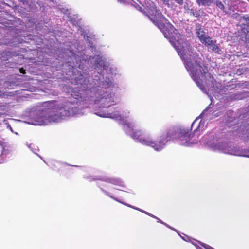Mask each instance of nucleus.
Masks as SVG:
<instances>
[{
	"mask_svg": "<svg viewBox=\"0 0 249 249\" xmlns=\"http://www.w3.org/2000/svg\"><path fill=\"white\" fill-rule=\"evenodd\" d=\"M190 13L191 15L196 18L202 17L205 14L203 11L201 9L196 10L193 8L190 9Z\"/></svg>",
	"mask_w": 249,
	"mask_h": 249,
	"instance_id": "obj_9",
	"label": "nucleus"
},
{
	"mask_svg": "<svg viewBox=\"0 0 249 249\" xmlns=\"http://www.w3.org/2000/svg\"><path fill=\"white\" fill-rule=\"evenodd\" d=\"M131 133V136L133 139L137 140L143 145L148 143V139L149 136H147L141 130H134L132 129Z\"/></svg>",
	"mask_w": 249,
	"mask_h": 249,
	"instance_id": "obj_5",
	"label": "nucleus"
},
{
	"mask_svg": "<svg viewBox=\"0 0 249 249\" xmlns=\"http://www.w3.org/2000/svg\"><path fill=\"white\" fill-rule=\"evenodd\" d=\"M191 135L189 130L184 128H173L167 131V137L170 140H178L182 145H189Z\"/></svg>",
	"mask_w": 249,
	"mask_h": 249,
	"instance_id": "obj_3",
	"label": "nucleus"
},
{
	"mask_svg": "<svg viewBox=\"0 0 249 249\" xmlns=\"http://www.w3.org/2000/svg\"><path fill=\"white\" fill-rule=\"evenodd\" d=\"M126 125L127 126V127L129 128V129H131V125L129 124H126Z\"/></svg>",
	"mask_w": 249,
	"mask_h": 249,
	"instance_id": "obj_22",
	"label": "nucleus"
},
{
	"mask_svg": "<svg viewBox=\"0 0 249 249\" xmlns=\"http://www.w3.org/2000/svg\"><path fill=\"white\" fill-rule=\"evenodd\" d=\"M196 31L197 37L201 42L203 41L205 38L207 37V36H205V32L201 28V25L200 24H197L196 25Z\"/></svg>",
	"mask_w": 249,
	"mask_h": 249,
	"instance_id": "obj_7",
	"label": "nucleus"
},
{
	"mask_svg": "<svg viewBox=\"0 0 249 249\" xmlns=\"http://www.w3.org/2000/svg\"><path fill=\"white\" fill-rule=\"evenodd\" d=\"M196 2L199 5L209 6L213 2V0H196Z\"/></svg>",
	"mask_w": 249,
	"mask_h": 249,
	"instance_id": "obj_12",
	"label": "nucleus"
},
{
	"mask_svg": "<svg viewBox=\"0 0 249 249\" xmlns=\"http://www.w3.org/2000/svg\"><path fill=\"white\" fill-rule=\"evenodd\" d=\"M106 194L109 196L110 197V198H111L112 199H114V200L117 201L119 203H120L121 204H123L127 207H130V208H133V207L132 206H131L130 205L128 204H127V203H124V202H122L121 201H120V200H119L117 198H116V197H114V196H110V195H108L107 192H106Z\"/></svg>",
	"mask_w": 249,
	"mask_h": 249,
	"instance_id": "obj_13",
	"label": "nucleus"
},
{
	"mask_svg": "<svg viewBox=\"0 0 249 249\" xmlns=\"http://www.w3.org/2000/svg\"><path fill=\"white\" fill-rule=\"evenodd\" d=\"M19 72L21 73H22V74H25L26 73V70L25 69H24L23 68H21L19 69Z\"/></svg>",
	"mask_w": 249,
	"mask_h": 249,
	"instance_id": "obj_18",
	"label": "nucleus"
},
{
	"mask_svg": "<svg viewBox=\"0 0 249 249\" xmlns=\"http://www.w3.org/2000/svg\"><path fill=\"white\" fill-rule=\"evenodd\" d=\"M168 141H170V139L167 137V132L165 135H162L154 141L151 140L150 137H149L148 139V143L146 144L145 145L151 146L156 151H160L164 148Z\"/></svg>",
	"mask_w": 249,
	"mask_h": 249,
	"instance_id": "obj_4",
	"label": "nucleus"
},
{
	"mask_svg": "<svg viewBox=\"0 0 249 249\" xmlns=\"http://www.w3.org/2000/svg\"><path fill=\"white\" fill-rule=\"evenodd\" d=\"M145 7L142 13L147 16L150 20L162 32L165 37L168 38L170 42L176 50L178 54L183 61L184 66L189 73L191 77L196 82L197 86L202 90L204 87L202 82L200 81L197 73L198 69L202 76L204 77L210 76L206 67H203L200 61L195 60L196 66L190 59H186V50L190 51L191 46L189 43L186 41L184 45H181L179 41L173 37L172 33L175 30L173 25L162 15L161 12L157 9L156 4L150 0L145 2Z\"/></svg>",
	"mask_w": 249,
	"mask_h": 249,
	"instance_id": "obj_1",
	"label": "nucleus"
},
{
	"mask_svg": "<svg viewBox=\"0 0 249 249\" xmlns=\"http://www.w3.org/2000/svg\"><path fill=\"white\" fill-rule=\"evenodd\" d=\"M198 127H199V126H197V127H196V128L194 130V132H196V131L197 130V129H198Z\"/></svg>",
	"mask_w": 249,
	"mask_h": 249,
	"instance_id": "obj_25",
	"label": "nucleus"
},
{
	"mask_svg": "<svg viewBox=\"0 0 249 249\" xmlns=\"http://www.w3.org/2000/svg\"><path fill=\"white\" fill-rule=\"evenodd\" d=\"M100 116H102V117H107V116H106L105 114H104L103 115H99Z\"/></svg>",
	"mask_w": 249,
	"mask_h": 249,
	"instance_id": "obj_24",
	"label": "nucleus"
},
{
	"mask_svg": "<svg viewBox=\"0 0 249 249\" xmlns=\"http://www.w3.org/2000/svg\"><path fill=\"white\" fill-rule=\"evenodd\" d=\"M196 122V120H195V121L193 122V123H192V125H191V128L193 127V126H194V125L195 124Z\"/></svg>",
	"mask_w": 249,
	"mask_h": 249,
	"instance_id": "obj_23",
	"label": "nucleus"
},
{
	"mask_svg": "<svg viewBox=\"0 0 249 249\" xmlns=\"http://www.w3.org/2000/svg\"><path fill=\"white\" fill-rule=\"evenodd\" d=\"M101 180L105 181L107 183H109L115 185L119 186H123V182L118 178H93V180Z\"/></svg>",
	"mask_w": 249,
	"mask_h": 249,
	"instance_id": "obj_6",
	"label": "nucleus"
},
{
	"mask_svg": "<svg viewBox=\"0 0 249 249\" xmlns=\"http://www.w3.org/2000/svg\"><path fill=\"white\" fill-rule=\"evenodd\" d=\"M206 249H214L212 247L208 245H207V244H205V245H203V246Z\"/></svg>",
	"mask_w": 249,
	"mask_h": 249,
	"instance_id": "obj_17",
	"label": "nucleus"
},
{
	"mask_svg": "<svg viewBox=\"0 0 249 249\" xmlns=\"http://www.w3.org/2000/svg\"><path fill=\"white\" fill-rule=\"evenodd\" d=\"M242 18L245 21V24H242L241 26V31L242 33L246 34L249 31V16L248 15H245L242 17Z\"/></svg>",
	"mask_w": 249,
	"mask_h": 249,
	"instance_id": "obj_8",
	"label": "nucleus"
},
{
	"mask_svg": "<svg viewBox=\"0 0 249 249\" xmlns=\"http://www.w3.org/2000/svg\"><path fill=\"white\" fill-rule=\"evenodd\" d=\"M138 9L140 11H141V12H142V11H143V10L144 9V8H142V7H141V6H139V7H138Z\"/></svg>",
	"mask_w": 249,
	"mask_h": 249,
	"instance_id": "obj_21",
	"label": "nucleus"
},
{
	"mask_svg": "<svg viewBox=\"0 0 249 249\" xmlns=\"http://www.w3.org/2000/svg\"><path fill=\"white\" fill-rule=\"evenodd\" d=\"M216 42V40H214V43L211 47H210V49H211L213 52L217 54H220L222 53V51L218 46Z\"/></svg>",
	"mask_w": 249,
	"mask_h": 249,
	"instance_id": "obj_11",
	"label": "nucleus"
},
{
	"mask_svg": "<svg viewBox=\"0 0 249 249\" xmlns=\"http://www.w3.org/2000/svg\"><path fill=\"white\" fill-rule=\"evenodd\" d=\"M4 151H11V147L10 146L6 147L5 146L4 148H3Z\"/></svg>",
	"mask_w": 249,
	"mask_h": 249,
	"instance_id": "obj_19",
	"label": "nucleus"
},
{
	"mask_svg": "<svg viewBox=\"0 0 249 249\" xmlns=\"http://www.w3.org/2000/svg\"><path fill=\"white\" fill-rule=\"evenodd\" d=\"M24 4L28 5L32 3V0H18Z\"/></svg>",
	"mask_w": 249,
	"mask_h": 249,
	"instance_id": "obj_15",
	"label": "nucleus"
},
{
	"mask_svg": "<svg viewBox=\"0 0 249 249\" xmlns=\"http://www.w3.org/2000/svg\"><path fill=\"white\" fill-rule=\"evenodd\" d=\"M44 106L47 107L48 109L53 110V112L55 113V118L53 116H50L49 119H47V120H49V122H50L51 121H55L58 118L64 116H70L73 112L71 108H69V109L67 110L65 107L66 106L65 105H60L57 101L55 100L45 102L44 103ZM45 120H47V119L45 118L44 120L40 122V124H46Z\"/></svg>",
	"mask_w": 249,
	"mask_h": 249,
	"instance_id": "obj_2",
	"label": "nucleus"
},
{
	"mask_svg": "<svg viewBox=\"0 0 249 249\" xmlns=\"http://www.w3.org/2000/svg\"><path fill=\"white\" fill-rule=\"evenodd\" d=\"M246 142L249 143V130L246 136Z\"/></svg>",
	"mask_w": 249,
	"mask_h": 249,
	"instance_id": "obj_20",
	"label": "nucleus"
},
{
	"mask_svg": "<svg viewBox=\"0 0 249 249\" xmlns=\"http://www.w3.org/2000/svg\"><path fill=\"white\" fill-rule=\"evenodd\" d=\"M214 40H212L211 37L207 36L203 41H201V43L207 46L208 49H210L214 43Z\"/></svg>",
	"mask_w": 249,
	"mask_h": 249,
	"instance_id": "obj_10",
	"label": "nucleus"
},
{
	"mask_svg": "<svg viewBox=\"0 0 249 249\" xmlns=\"http://www.w3.org/2000/svg\"><path fill=\"white\" fill-rule=\"evenodd\" d=\"M145 213H146L147 214H148V215H150V216H152V217H154V218H155L158 219V222H160V223H162V224H164V223H163L162 221H161L160 219H159V218H157V217H156V216H155L154 215H152V214H149V213H146V212H145Z\"/></svg>",
	"mask_w": 249,
	"mask_h": 249,
	"instance_id": "obj_16",
	"label": "nucleus"
},
{
	"mask_svg": "<svg viewBox=\"0 0 249 249\" xmlns=\"http://www.w3.org/2000/svg\"><path fill=\"white\" fill-rule=\"evenodd\" d=\"M215 4L216 6L218 7L220 10H221L223 11H224V6L221 1H217L215 2Z\"/></svg>",
	"mask_w": 249,
	"mask_h": 249,
	"instance_id": "obj_14",
	"label": "nucleus"
}]
</instances>
